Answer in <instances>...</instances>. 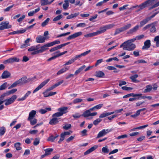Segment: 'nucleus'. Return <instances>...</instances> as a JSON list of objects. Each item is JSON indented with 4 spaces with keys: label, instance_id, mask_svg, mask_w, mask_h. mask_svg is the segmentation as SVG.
<instances>
[{
    "label": "nucleus",
    "instance_id": "6ab92c4d",
    "mask_svg": "<svg viewBox=\"0 0 159 159\" xmlns=\"http://www.w3.org/2000/svg\"><path fill=\"white\" fill-rule=\"evenodd\" d=\"M31 93V92L30 91H28L25 94V96L21 98H19L17 99V101H22L25 100L26 98L28 97L29 96L30 94Z\"/></svg>",
    "mask_w": 159,
    "mask_h": 159
},
{
    "label": "nucleus",
    "instance_id": "423d86ee",
    "mask_svg": "<svg viewBox=\"0 0 159 159\" xmlns=\"http://www.w3.org/2000/svg\"><path fill=\"white\" fill-rule=\"evenodd\" d=\"M0 30H2L7 29L10 28L11 25H9L8 21L2 22L0 24Z\"/></svg>",
    "mask_w": 159,
    "mask_h": 159
},
{
    "label": "nucleus",
    "instance_id": "dca6fc26",
    "mask_svg": "<svg viewBox=\"0 0 159 159\" xmlns=\"http://www.w3.org/2000/svg\"><path fill=\"white\" fill-rule=\"evenodd\" d=\"M48 43L40 47V49H39V51L40 53H42L45 51L48 50V47H50Z\"/></svg>",
    "mask_w": 159,
    "mask_h": 159
},
{
    "label": "nucleus",
    "instance_id": "69168bd1",
    "mask_svg": "<svg viewBox=\"0 0 159 159\" xmlns=\"http://www.w3.org/2000/svg\"><path fill=\"white\" fill-rule=\"evenodd\" d=\"M139 133L138 132H135L129 134V135L130 136H134L139 134Z\"/></svg>",
    "mask_w": 159,
    "mask_h": 159
},
{
    "label": "nucleus",
    "instance_id": "3c124183",
    "mask_svg": "<svg viewBox=\"0 0 159 159\" xmlns=\"http://www.w3.org/2000/svg\"><path fill=\"white\" fill-rule=\"evenodd\" d=\"M147 62L144 60H139L134 62V64L146 63Z\"/></svg>",
    "mask_w": 159,
    "mask_h": 159
},
{
    "label": "nucleus",
    "instance_id": "4be33fe9",
    "mask_svg": "<svg viewBox=\"0 0 159 159\" xmlns=\"http://www.w3.org/2000/svg\"><path fill=\"white\" fill-rule=\"evenodd\" d=\"M114 113V112H104L102 114L99 116L100 118H103L106 116H108L111 114H113Z\"/></svg>",
    "mask_w": 159,
    "mask_h": 159
},
{
    "label": "nucleus",
    "instance_id": "72a5a7b5",
    "mask_svg": "<svg viewBox=\"0 0 159 159\" xmlns=\"http://www.w3.org/2000/svg\"><path fill=\"white\" fill-rule=\"evenodd\" d=\"M30 122V124L32 125H34L36 124L37 123V120L35 118H33L30 120H28Z\"/></svg>",
    "mask_w": 159,
    "mask_h": 159
},
{
    "label": "nucleus",
    "instance_id": "09e8293b",
    "mask_svg": "<svg viewBox=\"0 0 159 159\" xmlns=\"http://www.w3.org/2000/svg\"><path fill=\"white\" fill-rule=\"evenodd\" d=\"M62 16L61 15H60L55 17L53 19V21H58L62 18Z\"/></svg>",
    "mask_w": 159,
    "mask_h": 159
},
{
    "label": "nucleus",
    "instance_id": "ddd939ff",
    "mask_svg": "<svg viewBox=\"0 0 159 159\" xmlns=\"http://www.w3.org/2000/svg\"><path fill=\"white\" fill-rule=\"evenodd\" d=\"M139 26L137 25L133 28L130 29L127 32V34H131L134 33H135L139 29Z\"/></svg>",
    "mask_w": 159,
    "mask_h": 159
},
{
    "label": "nucleus",
    "instance_id": "8fccbe9b",
    "mask_svg": "<svg viewBox=\"0 0 159 159\" xmlns=\"http://www.w3.org/2000/svg\"><path fill=\"white\" fill-rule=\"evenodd\" d=\"M71 125L70 124H66L63 127V128L65 130H67L71 127Z\"/></svg>",
    "mask_w": 159,
    "mask_h": 159
},
{
    "label": "nucleus",
    "instance_id": "e433bc0d",
    "mask_svg": "<svg viewBox=\"0 0 159 159\" xmlns=\"http://www.w3.org/2000/svg\"><path fill=\"white\" fill-rule=\"evenodd\" d=\"M60 43V42L58 40H57L51 42V43H48L50 47L56 44H59Z\"/></svg>",
    "mask_w": 159,
    "mask_h": 159
},
{
    "label": "nucleus",
    "instance_id": "393cba45",
    "mask_svg": "<svg viewBox=\"0 0 159 159\" xmlns=\"http://www.w3.org/2000/svg\"><path fill=\"white\" fill-rule=\"evenodd\" d=\"M90 111L88 110L84 111L83 114L82 115V116L86 118L90 116Z\"/></svg>",
    "mask_w": 159,
    "mask_h": 159
},
{
    "label": "nucleus",
    "instance_id": "5fc2aeb1",
    "mask_svg": "<svg viewBox=\"0 0 159 159\" xmlns=\"http://www.w3.org/2000/svg\"><path fill=\"white\" fill-rule=\"evenodd\" d=\"M83 100L80 98L75 99L73 101V103L74 104H76L77 103L81 102H82Z\"/></svg>",
    "mask_w": 159,
    "mask_h": 159
},
{
    "label": "nucleus",
    "instance_id": "f3484780",
    "mask_svg": "<svg viewBox=\"0 0 159 159\" xmlns=\"http://www.w3.org/2000/svg\"><path fill=\"white\" fill-rule=\"evenodd\" d=\"M36 113V111L35 110L31 111L29 114L28 120H30L31 119L34 118Z\"/></svg>",
    "mask_w": 159,
    "mask_h": 159
},
{
    "label": "nucleus",
    "instance_id": "680f3d73",
    "mask_svg": "<svg viewBox=\"0 0 159 159\" xmlns=\"http://www.w3.org/2000/svg\"><path fill=\"white\" fill-rule=\"evenodd\" d=\"M72 116L74 118L77 119L80 118L81 116H82V115H80L79 113H76L75 114L73 115Z\"/></svg>",
    "mask_w": 159,
    "mask_h": 159
},
{
    "label": "nucleus",
    "instance_id": "1a4fd4ad",
    "mask_svg": "<svg viewBox=\"0 0 159 159\" xmlns=\"http://www.w3.org/2000/svg\"><path fill=\"white\" fill-rule=\"evenodd\" d=\"M49 80V79H48L46 80H45L42 82L34 90L33 93H35L41 89L48 82Z\"/></svg>",
    "mask_w": 159,
    "mask_h": 159
},
{
    "label": "nucleus",
    "instance_id": "6e6552de",
    "mask_svg": "<svg viewBox=\"0 0 159 159\" xmlns=\"http://www.w3.org/2000/svg\"><path fill=\"white\" fill-rule=\"evenodd\" d=\"M111 131L110 129H104L100 131L99 132L98 134L97 135V138H99L100 137H101L107 134L109 132H110Z\"/></svg>",
    "mask_w": 159,
    "mask_h": 159
},
{
    "label": "nucleus",
    "instance_id": "c03bdc74",
    "mask_svg": "<svg viewBox=\"0 0 159 159\" xmlns=\"http://www.w3.org/2000/svg\"><path fill=\"white\" fill-rule=\"evenodd\" d=\"M50 20V19L49 18H47L41 24V26L42 27H44L48 23Z\"/></svg>",
    "mask_w": 159,
    "mask_h": 159
},
{
    "label": "nucleus",
    "instance_id": "7ed1b4c3",
    "mask_svg": "<svg viewBox=\"0 0 159 159\" xmlns=\"http://www.w3.org/2000/svg\"><path fill=\"white\" fill-rule=\"evenodd\" d=\"M68 107H64L59 108L58 109V112L55 113L53 114V116L60 117L62 116L68 112Z\"/></svg>",
    "mask_w": 159,
    "mask_h": 159
},
{
    "label": "nucleus",
    "instance_id": "20e7f679",
    "mask_svg": "<svg viewBox=\"0 0 159 159\" xmlns=\"http://www.w3.org/2000/svg\"><path fill=\"white\" fill-rule=\"evenodd\" d=\"M135 48L136 45L135 44L127 42L123 49L124 50L132 51L134 50Z\"/></svg>",
    "mask_w": 159,
    "mask_h": 159
},
{
    "label": "nucleus",
    "instance_id": "e2e57ef3",
    "mask_svg": "<svg viewBox=\"0 0 159 159\" xmlns=\"http://www.w3.org/2000/svg\"><path fill=\"white\" fill-rule=\"evenodd\" d=\"M130 94L131 96L133 97L140 96L142 95V94L141 93L134 94V93H130Z\"/></svg>",
    "mask_w": 159,
    "mask_h": 159
},
{
    "label": "nucleus",
    "instance_id": "774afa93",
    "mask_svg": "<svg viewBox=\"0 0 159 159\" xmlns=\"http://www.w3.org/2000/svg\"><path fill=\"white\" fill-rule=\"evenodd\" d=\"M139 51L138 50L134 51L133 52V54L135 57H138L139 55Z\"/></svg>",
    "mask_w": 159,
    "mask_h": 159
},
{
    "label": "nucleus",
    "instance_id": "0e129e2a",
    "mask_svg": "<svg viewBox=\"0 0 159 159\" xmlns=\"http://www.w3.org/2000/svg\"><path fill=\"white\" fill-rule=\"evenodd\" d=\"M87 130L86 129H84L81 131V132L82 134V136H84L87 135Z\"/></svg>",
    "mask_w": 159,
    "mask_h": 159
},
{
    "label": "nucleus",
    "instance_id": "bf43d9fd",
    "mask_svg": "<svg viewBox=\"0 0 159 159\" xmlns=\"http://www.w3.org/2000/svg\"><path fill=\"white\" fill-rule=\"evenodd\" d=\"M114 26H115V25L114 24H109L108 25L105 26L107 30L111 28Z\"/></svg>",
    "mask_w": 159,
    "mask_h": 159
},
{
    "label": "nucleus",
    "instance_id": "c756f323",
    "mask_svg": "<svg viewBox=\"0 0 159 159\" xmlns=\"http://www.w3.org/2000/svg\"><path fill=\"white\" fill-rule=\"evenodd\" d=\"M149 21V20L147 18L143 20L140 22V27H142L144 25L147 23Z\"/></svg>",
    "mask_w": 159,
    "mask_h": 159
},
{
    "label": "nucleus",
    "instance_id": "49530a36",
    "mask_svg": "<svg viewBox=\"0 0 159 159\" xmlns=\"http://www.w3.org/2000/svg\"><path fill=\"white\" fill-rule=\"evenodd\" d=\"M6 129L4 127H2L0 128V135H2L5 133Z\"/></svg>",
    "mask_w": 159,
    "mask_h": 159
},
{
    "label": "nucleus",
    "instance_id": "b1692460",
    "mask_svg": "<svg viewBox=\"0 0 159 159\" xmlns=\"http://www.w3.org/2000/svg\"><path fill=\"white\" fill-rule=\"evenodd\" d=\"M138 77V75L137 74H135L133 75H132L129 78L133 82L136 83L139 82V81L136 80V79Z\"/></svg>",
    "mask_w": 159,
    "mask_h": 159
},
{
    "label": "nucleus",
    "instance_id": "6e6d98bb",
    "mask_svg": "<svg viewBox=\"0 0 159 159\" xmlns=\"http://www.w3.org/2000/svg\"><path fill=\"white\" fill-rule=\"evenodd\" d=\"M75 61L74 60L73 58H72L70 60H69L64 65L66 66L67 65L70 64H72L73 62Z\"/></svg>",
    "mask_w": 159,
    "mask_h": 159
},
{
    "label": "nucleus",
    "instance_id": "603ef678",
    "mask_svg": "<svg viewBox=\"0 0 159 159\" xmlns=\"http://www.w3.org/2000/svg\"><path fill=\"white\" fill-rule=\"evenodd\" d=\"M109 151L107 147H103L102 148V152L103 153H108Z\"/></svg>",
    "mask_w": 159,
    "mask_h": 159
},
{
    "label": "nucleus",
    "instance_id": "4468645a",
    "mask_svg": "<svg viewBox=\"0 0 159 159\" xmlns=\"http://www.w3.org/2000/svg\"><path fill=\"white\" fill-rule=\"evenodd\" d=\"M98 147V146L97 145H95L88 150L84 153V155H87L91 153L96 149Z\"/></svg>",
    "mask_w": 159,
    "mask_h": 159
},
{
    "label": "nucleus",
    "instance_id": "7c9ffc66",
    "mask_svg": "<svg viewBox=\"0 0 159 159\" xmlns=\"http://www.w3.org/2000/svg\"><path fill=\"white\" fill-rule=\"evenodd\" d=\"M50 108H46L45 109H41L39 111V112L42 114H44L46 113L48 111H50Z\"/></svg>",
    "mask_w": 159,
    "mask_h": 159
},
{
    "label": "nucleus",
    "instance_id": "338daca9",
    "mask_svg": "<svg viewBox=\"0 0 159 159\" xmlns=\"http://www.w3.org/2000/svg\"><path fill=\"white\" fill-rule=\"evenodd\" d=\"M25 17V15H23L21 17H20L17 20L19 22H20L22 21L23 19Z\"/></svg>",
    "mask_w": 159,
    "mask_h": 159
},
{
    "label": "nucleus",
    "instance_id": "052dcab7",
    "mask_svg": "<svg viewBox=\"0 0 159 159\" xmlns=\"http://www.w3.org/2000/svg\"><path fill=\"white\" fill-rule=\"evenodd\" d=\"M127 137V134H125L118 136L116 138V139H124L126 138Z\"/></svg>",
    "mask_w": 159,
    "mask_h": 159
},
{
    "label": "nucleus",
    "instance_id": "aec40b11",
    "mask_svg": "<svg viewBox=\"0 0 159 159\" xmlns=\"http://www.w3.org/2000/svg\"><path fill=\"white\" fill-rule=\"evenodd\" d=\"M95 76L98 78H102L104 76L105 74L102 71L96 72Z\"/></svg>",
    "mask_w": 159,
    "mask_h": 159
},
{
    "label": "nucleus",
    "instance_id": "de8ad7c7",
    "mask_svg": "<svg viewBox=\"0 0 159 159\" xmlns=\"http://www.w3.org/2000/svg\"><path fill=\"white\" fill-rule=\"evenodd\" d=\"M41 5L44 6L49 4V2H48V0H41Z\"/></svg>",
    "mask_w": 159,
    "mask_h": 159
},
{
    "label": "nucleus",
    "instance_id": "c85d7f7f",
    "mask_svg": "<svg viewBox=\"0 0 159 159\" xmlns=\"http://www.w3.org/2000/svg\"><path fill=\"white\" fill-rule=\"evenodd\" d=\"M86 67L85 65H83L80 68H79L75 72V75H77L80 72H81Z\"/></svg>",
    "mask_w": 159,
    "mask_h": 159
},
{
    "label": "nucleus",
    "instance_id": "473e14b6",
    "mask_svg": "<svg viewBox=\"0 0 159 159\" xmlns=\"http://www.w3.org/2000/svg\"><path fill=\"white\" fill-rule=\"evenodd\" d=\"M53 149L52 148H47L44 149L45 153L47 155H49L51 154V152L53 151Z\"/></svg>",
    "mask_w": 159,
    "mask_h": 159
},
{
    "label": "nucleus",
    "instance_id": "2eb2a0df",
    "mask_svg": "<svg viewBox=\"0 0 159 159\" xmlns=\"http://www.w3.org/2000/svg\"><path fill=\"white\" fill-rule=\"evenodd\" d=\"M10 73L7 70H5L2 73L1 75V78L6 79L10 77Z\"/></svg>",
    "mask_w": 159,
    "mask_h": 159
},
{
    "label": "nucleus",
    "instance_id": "412c9836",
    "mask_svg": "<svg viewBox=\"0 0 159 159\" xmlns=\"http://www.w3.org/2000/svg\"><path fill=\"white\" fill-rule=\"evenodd\" d=\"M107 30V29L105 26L101 27L100 28L99 30L96 32L97 35L103 33Z\"/></svg>",
    "mask_w": 159,
    "mask_h": 159
},
{
    "label": "nucleus",
    "instance_id": "4c0bfd02",
    "mask_svg": "<svg viewBox=\"0 0 159 159\" xmlns=\"http://www.w3.org/2000/svg\"><path fill=\"white\" fill-rule=\"evenodd\" d=\"M131 26V25L130 24H128L126 25H124V26L122 27L123 31H124L127 30L129 29Z\"/></svg>",
    "mask_w": 159,
    "mask_h": 159
},
{
    "label": "nucleus",
    "instance_id": "bb28decb",
    "mask_svg": "<svg viewBox=\"0 0 159 159\" xmlns=\"http://www.w3.org/2000/svg\"><path fill=\"white\" fill-rule=\"evenodd\" d=\"M69 6V0L64 1V3L63 5V7L65 10H67Z\"/></svg>",
    "mask_w": 159,
    "mask_h": 159
},
{
    "label": "nucleus",
    "instance_id": "79ce46f5",
    "mask_svg": "<svg viewBox=\"0 0 159 159\" xmlns=\"http://www.w3.org/2000/svg\"><path fill=\"white\" fill-rule=\"evenodd\" d=\"M7 82H5L3 84L0 86V90H3L5 89L7 87Z\"/></svg>",
    "mask_w": 159,
    "mask_h": 159
},
{
    "label": "nucleus",
    "instance_id": "f03ea898",
    "mask_svg": "<svg viewBox=\"0 0 159 159\" xmlns=\"http://www.w3.org/2000/svg\"><path fill=\"white\" fill-rule=\"evenodd\" d=\"M29 81V80L27 79V78L26 76L23 77L21 79L14 82L8 87V89H10L13 87H15L18 85H21L27 83Z\"/></svg>",
    "mask_w": 159,
    "mask_h": 159
},
{
    "label": "nucleus",
    "instance_id": "13d9d810",
    "mask_svg": "<svg viewBox=\"0 0 159 159\" xmlns=\"http://www.w3.org/2000/svg\"><path fill=\"white\" fill-rule=\"evenodd\" d=\"M70 32H67L65 33L62 34H60L58 35L57 36V38H59L62 36H64L66 35H67L68 34H70Z\"/></svg>",
    "mask_w": 159,
    "mask_h": 159
},
{
    "label": "nucleus",
    "instance_id": "5701e85b",
    "mask_svg": "<svg viewBox=\"0 0 159 159\" xmlns=\"http://www.w3.org/2000/svg\"><path fill=\"white\" fill-rule=\"evenodd\" d=\"M152 89V87L151 85H148L146 86V88L143 91V92L144 93L149 92L151 91Z\"/></svg>",
    "mask_w": 159,
    "mask_h": 159
},
{
    "label": "nucleus",
    "instance_id": "f257e3e1",
    "mask_svg": "<svg viewBox=\"0 0 159 159\" xmlns=\"http://www.w3.org/2000/svg\"><path fill=\"white\" fill-rule=\"evenodd\" d=\"M155 1V0H148L142 3L138 6L140 8V9L138 10V11L142 10L143 8L148 7L150 6H151V7H149L148 10H149L159 6V1L152 5L153 2H154Z\"/></svg>",
    "mask_w": 159,
    "mask_h": 159
},
{
    "label": "nucleus",
    "instance_id": "0eeeda50",
    "mask_svg": "<svg viewBox=\"0 0 159 159\" xmlns=\"http://www.w3.org/2000/svg\"><path fill=\"white\" fill-rule=\"evenodd\" d=\"M49 38V37H44L43 36L39 35L36 37V41L38 43H43L45 42L46 39H48Z\"/></svg>",
    "mask_w": 159,
    "mask_h": 159
},
{
    "label": "nucleus",
    "instance_id": "9d476101",
    "mask_svg": "<svg viewBox=\"0 0 159 159\" xmlns=\"http://www.w3.org/2000/svg\"><path fill=\"white\" fill-rule=\"evenodd\" d=\"M82 34V32H78L74 33L70 36H69L67 38V40H70L72 39H73L75 38L79 37Z\"/></svg>",
    "mask_w": 159,
    "mask_h": 159
},
{
    "label": "nucleus",
    "instance_id": "a211bd4d",
    "mask_svg": "<svg viewBox=\"0 0 159 159\" xmlns=\"http://www.w3.org/2000/svg\"><path fill=\"white\" fill-rule=\"evenodd\" d=\"M157 23V21H155L152 23V25L151 26L150 29V32L152 33H154L156 31V28L155 27V25Z\"/></svg>",
    "mask_w": 159,
    "mask_h": 159
},
{
    "label": "nucleus",
    "instance_id": "a19ab883",
    "mask_svg": "<svg viewBox=\"0 0 159 159\" xmlns=\"http://www.w3.org/2000/svg\"><path fill=\"white\" fill-rule=\"evenodd\" d=\"M123 31H124L123 30L122 27H121L120 28L117 29L116 30L115 33L114 34V35H116Z\"/></svg>",
    "mask_w": 159,
    "mask_h": 159
},
{
    "label": "nucleus",
    "instance_id": "cd10ccee",
    "mask_svg": "<svg viewBox=\"0 0 159 159\" xmlns=\"http://www.w3.org/2000/svg\"><path fill=\"white\" fill-rule=\"evenodd\" d=\"M59 136V135L56 134L55 136H54L53 135H52L49 137L48 139V140L52 142H53L54 140Z\"/></svg>",
    "mask_w": 159,
    "mask_h": 159
},
{
    "label": "nucleus",
    "instance_id": "37998d69",
    "mask_svg": "<svg viewBox=\"0 0 159 159\" xmlns=\"http://www.w3.org/2000/svg\"><path fill=\"white\" fill-rule=\"evenodd\" d=\"M72 133L71 131H65L64 132L62 133L61 136L63 137L64 136L65 137V136L66 135H70L71 133Z\"/></svg>",
    "mask_w": 159,
    "mask_h": 159
},
{
    "label": "nucleus",
    "instance_id": "a18cd8bd",
    "mask_svg": "<svg viewBox=\"0 0 159 159\" xmlns=\"http://www.w3.org/2000/svg\"><path fill=\"white\" fill-rule=\"evenodd\" d=\"M17 90L16 89H13L12 90H10V91L7 92L6 93H7V95H8L13 94L15 92H16L17 91Z\"/></svg>",
    "mask_w": 159,
    "mask_h": 159
},
{
    "label": "nucleus",
    "instance_id": "ea45409f",
    "mask_svg": "<svg viewBox=\"0 0 159 159\" xmlns=\"http://www.w3.org/2000/svg\"><path fill=\"white\" fill-rule=\"evenodd\" d=\"M95 35H97L96 32L85 34L84 35V36L85 37L88 38L93 37Z\"/></svg>",
    "mask_w": 159,
    "mask_h": 159
},
{
    "label": "nucleus",
    "instance_id": "58836bf2",
    "mask_svg": "<svg viewBox=\"0 0 159 159\" xmlns=\"http://www.w3.org/2000/svg\"><path fill=\"white\" fill-rule=\"evenodd\" d=\"M40 142V139L39 138H37L34 139L33 143V144L34 146H37L39 144Z\"/></svg>",
    "mask_w": 159,
    "mask_h": 159
},
{
    "label": "nucleus",
    "instance_id": "4d7b16f0",
    "mask_svg": "<svg viewBox=\"0 0 159 159\" xmlns=\"http://www.w3.org/2000/svg\"><path fill=\"white\" fill-rule=\"evenodd\" d=\"M121 89L124 90H129L133 89V88L126 86H123L121 87Z\"/></svg>",
    "mask_w": 159,
    "mask_h": 159
},
{
    "label": "nucleus",
    "instance_id": "9b49d317",
    "mask_svg": "<svg viewBox=\"0 0 159 159\" xmlns=\"http://www.w3.org/2000/svg\"><path fill=\"white\" fill-rule=\"evenodd\" d=\"M53 114L52 115L53 118L49 122L50 124L51 125H55L58 123L59 121L58 120V119L57 118L58 117L53 116Z\"/></svg>",
    "mask_w": 159,
    "mask_h": 159
},
{
    "label": "nucleus",
    "instance_id": "39448f33",
    "mask_svg": "<svg viewBox=\"0 0 159 159\" xmlns=\"http://www.w3.org/2000/svg\"><path fill=\"white\" fill-rule=\"evenodd\" d=\"M17 97L16 95H13L10 98L4 100V102H5V105L6 106H7L13 103L15 100L16 99Z\"/></svg>",
    "mask_w": 159,
    "mask_h": 159
},
{
    "label": "nucleus",
    "instance_id": "2f4dec72",
    "mask_svg": "<svg viewBox=\"0 0 159 159\" xmlns=\"http://www.w3.org/2000/svg\"><path fill=\"white\" fill-rule=\"evenodd\" d=\"M21 144L19 142L16 143L14 144V147L17 150H20L21 149V148L20 147Z\"/></svg>",
    "mask_w": 159,
    "mask_h": 159
},
{
    "label": "nucleus",
    "instance_id": "f704fd0d",
    "mask_svg": "<svg viewBox=\"0 0 159 159\" xmlns=\"http://www.w3.org/2000/svg\"><path fill=\"white\" fill-rule=\"evenodd\" d=\"M154 41L156 42V45L157 47H159V35L156 36L154 39Z\"/></svg>",
    "mask_w": 159,
    "mask_h": 159
},
{
    "label": "nucleus",
    "instance_id": "f8f14e48",
    "mask_svg": "<svg viewBox=\"0 0 159 159\" xmlns=\"http://www.w3.org/2000/svg\"><path fill=\"white\" fill-rule=\"evenodd\" d=\"M144 45L142 47L143 49H148L151 46V41L150 40H146L144 43Z\"/></svg>",
    "mask_w": 159,
    "mask_h": 159
},
{
    "label": "nucleus",
    "instance_id": "864d4df0",
    "mask_svg": "<svg viewBox=\"0 0 159 159\" xmlns=\"http://www.w3.org/2000/svg\"><path fill=\"white\" fill-rule=\"evenodd\" d=\"M102 121V119L100 118H98L97 119L95 120L93 122V124L95 125H97L99 123Z\"/></svg>",
    "mask_w": 159,
    "mask_h": 159
},
{
    "label": "nucleus",
    "instance_id": "a878e982",
    "mask_svg": "<svg viewBox=\"0 0 159 159\" xmlns=\"http://www.w3.org/2000/svg\"><path fill=\"white\" fill-rule=\"evenodd\" d=\"M79 14V12L76 13L74 14H71L68 16L66 17V19H71L73 18L76 17Z\"/></svg>",
    "mask_w": 159,
    "mask_h": 159
},
{
    "label": "nucleus",
    "instance_id": "c9c22d12",
    "mask_svg": "<svg viewBox=\"0 0 159 159\" xmlns=\"http://www.w3.org/2000/svg\"><path fill=\"white\" fill-rule=\"evenodd\" d=\"M68 70V69L67 67H65L62 68L60 70H59L58 71V72L57 73V75H59L66 71V70Z\"/></svg>",
    "mask_w": 159,
    "mask_h": 159
}]
</instances>
